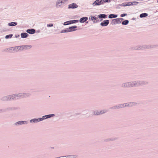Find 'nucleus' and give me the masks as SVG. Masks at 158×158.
<instances>
[{
    "label": "nucleus",
    "instance_id": "24",
    "mask_svg": "<svg viewBox=\"0 0 158 158\" xmlns=\"http://www.w3.org/2000/svg\"><path fill=\"white\" fill-rule=\"evenodd\" d=\"M62 3L60 0H57L56 3V6H62Z\"/></svg>",
    "mask_w": 158,
    "mask_h": 158
},
{
    "label": "nucleus",
    "instance_id": "14",
    "mask_svg": "<svg viewBox=\"0 0 158 158\" xmlns=\"http://www.w3.org/2000/svg\"><path fill=\"white\" fill-rule=\"evenodd\" d=\"M148 83L147 81L139 80V86L145 85Z\"/></svg>",
    "mask_w": 158,
    "mask_h": 158
},
{
    "label": "nucleus",
    "instance_id": "8",
    "mask_svg": "<svg viewBox=\"0 0 158 158\" xmlns=\"http://www.w3.org/2000/svg\"><path fill=\"white\" fill-rule=\"evenodd\" d=\"M78 5L75 3H73L72 4L69 5L68 8L69 9H74L78 7Z\"/></svg>",
    "mask_w": 158,
    "mask_h": 158
},
{
    "label": "nucleus",
    "instance_id": "52",
    "mask_svg": "<svg viewBox=\"0 0 158 158\" xmlns=\"http://www.w3.org/2000/svg\"><path fill=\"white\" fill-rule=\"evenodd\" d=\"M62 157H63V158H70L69 155L67 156H62Z\"/></svg>",
    "mask_w": 158,
    "mask_h": 158
},
{
    "label": "nucleus",
    "instance_id": "34",
    "mask_svg": "<svg viewBox=\"0 0 158 158\" xmlns=\"http://www.w3.org/2000/svg\"><path fill=\"white\" fill-rule=\"evenodd\" d=\"M132 4V6L136 5L139 3V2L136 1H134L132 2H130Z\"/></svg>",
    "mask_w": 158,
    "mask_h": 158
},
{
    "label": "nucleus",
    "instance_id": "36",
    "mask_svg": "<svg viewBox=\"0 0 158 158\" xmlns=\"http://www.w3.org/2000/svg\"><path fill=\"white\" fill-rule=\"evenodd\" d=\"M98 18V17H96L95 16H94V21H93V23H98V18Z\"/></svg>",
    "mask_w": 158,
    "mask_h": 158
},
{
    "label": "nucleus",
    "instance_id": "30",
    "mask_svg": "<svg viewBox=\"0 0 158 158\" xmlns=\"http://www.w3.org/2000/svg\"><path fill=\"white\" fill-rule=\"evenodd\" d=\"M69 29H68V28H66L65 29H64L63 30H61L60 32V33H66V32H69Z\"/></svg>",
    "mask_w": 158,
    "mask_h": 158
},
{
    "label": "nucleus",
    "instance_id": "46",
    "mask_svg": "<svg viewBox=\"0 0 158 158\" xmlns=\"http://www.w3.org/2000/svg\"><path fill=\"white\" fill-rule=\"evenodd\" d=\"M132 4L130 2H126V6H132Z\"/></svg>",
    "mask_w": 158,
    "mask_h": 158
},
{
    "label": "nucleus",
    "instance_id": "56",
    "mask_svg": "<svg viewBox=\"0 0 158 158\" xmlns=\"http://www.w3.org/2000/svg\"><path fill=\"white\" fill-rule=\"evenodd\" d=\"M20 35H15V38H18V37H19Z\"/></svg>",
    "mask_w": 158,
    "mask_h": 158
},
{
    "label": "nucleus",
    "instance_id": "60",
    "mask_svg": "<svg viewBox=\"0 0 158 158\" xmlns=\"http://www.w3.org/2000/svg\"><path fill=\"white\" fill-rule=\"evenodd\" d=\"M37 31V32L39 33V32H40V30H38Z\"/></svg>",
    "mask_w": 158,
    "mask_h": 158
},
{
    "label": "nucleus",
    "instance_id": "55",
    "mask_svg": "<svg viewBox=\"0 0 158 158\" xmlns=\"http://www.w3.org/2000/svg\"><path fill=\"white\" fill-rule=\"evenodd\" d=\"M120 6H118V5L116 8L117 9H120Z\"/></svg>",
    "mask_w": 158,
    "mask_h": 158
},
{
    "label": "nucleus",
    "instance_id": "35",
    "mask_svg": "<svg viewBox=\"0 0 158 158\" xmlns=\"http://www.w3.org/2000/svg\"><path fill=\"white\" fill-rule=\"evenodd\" d=\"M30 123H36L35 118L31 119L30 121Z\"/></svg>",
    "mask_w": 158,
    "mask_h": 158
},
{
    "label": "nucleus",
    "instance_id": "38",
    "mask_svg": "<svg viewBox=\"0 0 158 158\" xmlns=\"http://www.w3.org/2000/svg\"><path fill=\"white\" fill-rule=\"evenodd\" d=\"M19 50V48H18V46H15V47H13V51H15L16 52H17Z\"/></svg>",
    "mask_w": 158,
    "mask_h": 158
},
{
    "label": "nucleus",
    "instance_id": "28",
    "mask_svg": "<svg viewBox=\"0 0 158 158\" xmlns=\"http://www.w3.org/2000/svg\"><path fill=\"white\" fill-rule=\"evenodd\" d=\"M117 109H120L123 107H124V104L123 103L118 104L117 105Z\"/></svg>",
    "mask_w": 158,
    "mask_h": 158
},
{
    "label": "nucleus",
    "instance_id": "45",
    "mask_svg": "<svg viewBox=\"0 0 158 158\" xmlns=\"http://www.w3.org/2000/svg\"><path fill=\"white\" fill-rule=\"evenodd\" d=\"M19 94V97L20 98H23V93H19V94Z\"/></svg>",
    "mask_w": 158,
    "mask_h": 158
},
{
    "label": "nucleus",
    "instance_id": "51",
    "mask_svg": "<svg viewBox=\"0 0 158 158\" xmlns=\"http://www.w3.org/2000/svg\"><path fill=\"white\" fill-rule=\"evenodd\" d=\"M61 3L64 4L66 1H68V0H60Z\"/></svg>",
    "mask_w": 158,
    "mask_h": 158
},
{
    "label": "nucleus",
    "instance_id": "23",
    "mask_svg": "<svg viewBox=\"0 0 158 158\" xmlns=\"http://www.w3.org/2000/svg\"><path fill=\"white\" fill-rule=\"evenodd\" d=\"M17 24L16 22H12L8 23V25L9 26H15Z\"/></svg>",
    "mask_w": 158,
    "mask_h": 158
},
{
    "label": "nucleus",
    "instance_id": "59",
    "mask_svg": "<svg viewBox=\"0 0 158 158\" xmlns=\"http://www.w3.org/2000/svg\"><path fill=\"white\" fill-rule=\"evenodd\" d=\"M136 19L135 18H133L132 19V20H135Z\"/></svg>",
    "mask_w": 158,
    "mask_h": 158
},
{
    "label": "nucleus",
    "instance_id": "19",
    "mask_svg": "<svg viewBox=\"0 0 158 158\" xmlns=\"http://www.w3.org/2000/svg\"><path fill=\"white\" fill-rule=\"evenodd\" d=\"M29 35L27 33L23 32L21 34V37L22 38H25L27 37Z\"/></svg>",
    "mask_w": 158,
    "mask_h": 158
},
{
    "label": "nucleus",
    "instance_id": "42",
    "mask_svg": "<svg viewBox=\"0 0 158 158\" xmlns=\"http://www.w3.org/2000/svg\"><path fill=\"white\" fill-rule=\"evenodd\" d=\"M110 109H113V110L117 109V105L115 106H113L112 107H111L110 108Z\"/></svg>",
    "mask_w": 158,
    "mask_h": 158
},
{
    "label": "nucleus",
    "instance_id": "4",
    "mask_svg": "<svg viewBox=\"0 0 158 158\" xmlns=\"http://www.w3.org/2000/svg\"><path fill=\"white\" fill-rule=\"evenodd\" d=\"M78 20H69L64 22L63 23L64 25H68L71 24L73 23H76L78 22Z\"/></svg>",
    "mask_w": 158,
    "mask_h": 158
},
{
    "label": "nucleus",
    "instance_id": "53",
    "mask_svg": "<svg viewBox=\"0 0 158 158\" xmlns=\"http://www.w3.org/2000/svg\"><path fill=\"white\" fill-rule=\"evenodd\" d=\"M3 30L2 31L3 32L6 31H9L8 29L7 28H4V29H3Z\"/></svg>",
    "mask_w": 158,
    "mask_h": 158
},
{
    "label": "nucleus",
    "instance_id": "5",
    "mask_svg": "<svg viewBox=\"0 0 158 158\" xmlns=\"http://www.w3.org/2000/svg\"><path fill=\"white\" fill-rule=\"evenodd\" d=\"M124 104V107H132L134 106H135L137 104V103L135 102H129Z\"/></svg>",
    "mask_w": 158,
    "mask_h": 158
},
{
    "label": "nucleus",
    "instance_id": "58",
    "mask_svg": "<svg viewBox=\"0 0 158 158\" xmlns=\"http://www.w3.org/2000/svg\"><path fill=\"white\" fill-rule=\"evenodd\" d=\"M81 114L80 113H76L75 114V115H79V114Z\"/></svg>",
    "mask_w": 158,
    "mask_h": 158
},
{
    "label": "nucleus",
    "instance_id": "33",
    "mask_svg": "<svg viewBox=\"0 0 158 158\" xmlns=\"http://www.w3.org/2000/svg\"><path fill=\"white\" fill-rule=\"evenodd\" d=\"M6 111V108L0 109V113H5Z\"/></svg>",
    "mask_w": 158,
    "mask_h": 158
},
{
    "label": "nucleus",
    "instance_id": "10",
    "mask_svg": "<svg viewBox=\"0 0 158 158\" xmlns=\"http://www.w3.org/2000/svg\"><path fill=\"white\" fill-rule=\"evenodd\" d=\"M109 23V21L108 20H106L103 21L100 23V25L102 27L107 26Z\"/></svg>",
    "mask_w": 158,
    "mask_h": 158
},
{
    "label": "nucleus",
    "instance_id": "11",
    "mask_svg": "<svg viewBox=\"0 0 158 158\" xmlns=\"http://www.w3.org/2000/svg\"><path fill=\"white\" fill-rule=\"evenodd\" d=\"M121 23V21H119L118 18H116L112 19L111 23L112 25H114L116 24H120Z\"/></svg>",
    "mask_w": 158,
    "mask_h": 158
},
{
    "label": "nucleus",
    "instance_id": "37",
    "mask_svg": "<svg viewBox=\"0 0 158 158\" xmlns=\"http://www.w3.org/2000/svg\"><path fill=\"white\" fill-rule=\"evenodd\" d=\"M13 47H11V48H8L7 49L8 51L10 52H13Z\"/></svg>",
    "mask_w": 158,
    "mask_h": 158
},
{
    "label": "nucleus",
    "instance_id": "1",
    "mask_svg": "<svg viewBox=\"0 0 158 158\" xmlns=\"http://www.w3.org/2000/svg\"><path fill=\"white\" fill-rule=\"evenodd\" d=\"M157 47V45H149L147 46H139L137 47L136 49L139 50L142 49H149L150 48H152Z\"/></svg>",
    "mask_w": 158,
    "mask_h": 158
},
{
    "label": "nucleus",
    "instance_id": "12",
    "mask_svg": "<svg viewBox=\"0 0 158 158\" xmlns=\"http://www.w3.org/2000/svg\"><path fill=\"white\" fill-rule=\"evenodd\" d=\"M118 138L117 137H111L109 138H107L105 139L104 140V142H109L115 141L117 140L118 139Z\"/></svg>",
    "mask_w": 158,
    "mask_h": 158
},
{
    "label": "nucleus",
    "instance_id": "41",
    "mask_svg": "<svg viewBox=\"0 0 158 158\" xmlns=\"http://www.w3.org/2000/svg\"><path fill=\"white\" fill-rule=\"evenodd\" d=\"M118 6H126V2L123 3L121 4H118Z\"/></svg>",
    "mask_w": 158,
    "mask_h": 158
},
{
    "label": "nucleus",
    "instance_id": "9",
    "mask_svg": "<svg viewBox=\"0 0 158 158\" xmlns=\"http://www.w3.org/2000/svg\"><path fill=\"white\" fill-rule=\"evenodd\" d=\"M28 122L25 121H18L15 123V125L19 126L22 124H27Z\"/></svg>",
    "mask_w": 158,
    "mask_h": 158
},
{
    "label": "nucleus",
    "instance_id": "48",
    "mask_svg": "<svg viewBox=\"0 0 158 158\" xmlns=\"http://www.w3.org/2000/svg\"><path fill=\"white\" fill-rule=\"evenodd\" d=\"M127 15V14H126V13H123V14H122L121 15L120 17H124V16H126Z\"/></svg>",
    "mask_w": 158,
    "mask_h": 158
},
{
    "label": "nucleus",
    "instance_id": "26",
    "mask_svg": "<svg viewBox=\"0 0 158 158\" xmlns=\"http://www.w3.org/2000/svg\"><path fill=\"white\" fill-rule=\"evenodd\" d=\"M148 15V14L146 13H143L139 15V17L140 18H143L146 17Z\"/></svg>",
    "mask_w": 158,
    "mask_h": 158
},
{
    "label": "nucleus",
    "instance_id": "32",
    "mask_svg": "<svg viewBox=\"0 0 158 158\" xmlns=\"http://www.w3.org/2000/svg\"><path fill=\"white\" fill-rule=\"evenodd\" d=\"M13 35L12 34H10L9 35H6L5 37V38L6 39H8L11 38L12 37Z\"/></svg>",
    "mask_w": 158,
    "mask_h": 158
},
{
    "label": "nucleus",
    "instance_id": "47",
    "mask_svg": "<svg viewBox=\"0 0 158 158\" xmlns=\"http://www.w3.org/2000/svg\"><path fill=\"white\" fill-rule=\"evenodd\" d=\"M35 119H36V123L41 121L40 118H35Z\"/></svg>",
    "mask_w": 158,
    "mask_h": 158
},
{
    "label": "nucleus",
    "instance_id": "61",
    "mask_svg": "<svg viewBox=\"0 0 158 158\" xmlns=\"http://www.w3.org/2000/svg\"><path fill=\"white\" fill-rule=\"evenodd\" d=\"M157 3H158V0H157Z\"/></svg>",
    "mask_w": 158,
    "mask_h": 158
},
{
    "label": "nucleus",
    "instance_id": "54",
    "mask_svg": "<svg viewBox=\"0 0 158 158\" xmlns=\"http://www.w3.org/2000/svg\"><path fill=\"white\" fill-rule=\"evenodd\" d=\"M118 19H119V21H122L124 20V19L122 18H118Z\"/></svg>",
    "mask_w": 158,
    "mask_h": 158
},
{
    "label": "nucleus",
    "instance_id": "3",
    "mask_svg": "<svg viewBox=\"0 0 158 158\" xmlns=\"http://www.w3.org/2000/svg\"><path fill=\"white\" fill-rule=\"evenodd\" d=\"M1 100L3 101H13L12 95H10L4 96L2 98H1Z\"/></svg>",
    "mask_w": 158,
    "mask_h": 158
},
{
    "label": "nucleus",
    "instance_id": "27",
    "mask_svg": "<svg viewBox=\"0 0 158 158\" xmlns=\"http://www.w3.org/2000/svg\"><path fill=\"white\" fill-rule=\"evenodd\" d=\"M23 98H24L29 97L31 94L29 93H23Z\"/></svg>",
    "mask_w": 158,
    "mask_h": 158
},
{
    "label": "nucleus",
    "instance_id": "21",
    "mask_svg": "<svg viewBox=\"0 0 158 158\" xmlns=\"http://www.w3.org/2000/svg\"><path fill=\"white\" fill-rule=\"evenodd\" d=\"M107 17V15L106 14H101L98 15V18L106 19Z\"/></svg>",
    "mask_w": 158,
    "mask_h": 158
},
{
    "label": "nucleus",
    "instance_id": "18",
    "mask_svg": "<svg viewBox=\"0 0 158 158\" xmlns=\"http://www.w3.org/2000/svg\"><path fill=\"white\" fill-rule=\"evenodd\" d=\"M88 19V18L87 17H82L80 18L79 20V22L80 23H84Z\"/></svg>",
    "mask_w": 158,
    "mask_h": 158
},
{
    "label": "nucleus",
    "instance_id": "15",
    "mask_svg": "<svg viewBox=\"0 0 158 158\" xmlns=\"http://www.w3.org/2000/svg\"><path fill=\"white\" fill-rule=\"evenodd\" d=\"M77 27V26H76L69 27L68 28L69 32H70L76 31L77 29L76 28Z\"/></svg>",
    "mask_w": 158,
    "mask_h": 158
},
{
    "label": "nucleus",
    "instance_id": "20",
    "mask_svg": "<svg viewBox=\"0 0 158 158\" xmlns=\"http://www.w3.org/2000/svg\"><path fill=\"white\" fill-rule=\"evenodd\" d=\"M18 109L16 107H8L6 108V111H12L16 110Z\"/></svg>",
    "mask_w": 158,
    "mask_h": 158
},
{
    "label": "nucleus",
    "instance_id": "40",
    "mask_svg": "<svg viewBox=\"0 0 158 158\" xmlns=\"http://www.w3.org/2000/svg\"><path fill=\"white\" fill-rule=\"evenodd\" d=\"M99 111L97 110L95 111L94 112V114L96 115H100V113H99Z\"/></svg>",
    "mask_w": 158,
    "mask_h": 158
},
{
    "label": "nucleus",
    "instance_id": "31",
    "mask_svg": "<svg viewBox=\"0 0 158 158\" xmlns=\"http://www.w3.org/2000/svg\"><path fill=\"white\" fill-rule=\"evenodd\" d=\"M108 111V110H106V109H104V110H101L99 112V113H100V114H104V113L107 112Z\"/></svg>",
    "mask_w": 158,
    "mask_h": 158
},
{
    "label": "nucleus",
    "instance_id": "25",
    "mask_svg": "<svg viewBox=\"0 0 158 158\" xmlns=\"http://www.w3.org/2000/svg\"><path fill=\"white\" fill-rule=\"evenodd\" d=\"M55 116V114H49L45 115L46 119L51 118V117L54 116Z\"/></svg>",
    "mask_w": 158,
    "mask_h": 158
},
{
    "label": "nucleus",
    "instance_id": "49",
    "mask_svg": "<svg viewBox=\"0 0 158 158\" xmlns=\"http://www.w3.org/2000/svg\"><path fill=\"white\" fill-rule=\"evenodd\" d=\"M53 26V23H49L47 24V26L48 27H52Z\"/></svg>",
    "mask_w": 158,
    "mask_h": 158
},
{
    "label": "nucleus",
    "instance_id": "2",
    "mask_svg": "<svg viewBox=\"0 0 158 158\" xmlns=\"http://www.w3.org/2000/svg\"><path fill=\"white\" fill-rule=\"evenodd\" d=\"M32 47L31 45H23L18 46V48H19V49L20 51H22L23 50H26L31 48Z\"/></svg>",
    "mask_w": 158,
    "mask_h": 158
},
{
    "label": "nucleus",
    "instance_id": "29",
    "mask_svg": "<svg viewBox=\"0 0 158 158\" xmlns=\"http://www.w3.org/2000/svg\"><path fill=\"white\" fill-rule=\"evenodd\" d=\"M129 21L128 20H124L122 22V24L123 25H126L128 24L129 23Z\"/></svg>",
    "mask_w": 158,
    "mask_h": 158
},
{
    "label": "nucleus",
    "instance_id": "6",
    "mask_svg": "<svg viewBox=\"0 0 158 158\" xmlns=\"http://www.w3.org/2000/svg\"><path fill=\"white\" fill-rule=\"evenodd\" d=\"M131 82H128L123 83L122 84V87L123 88H128L131 87Z\"/></svg>",
    "mask_w": 158,
    "mask_h": 158
},
{
    "label": "nucleus",
    "instance_id": "7",
    "mask_svg": "<svg viewBox=\"0 0 158 158\" xmlns=\"http://www.w3.org/2000/svg\"><path fill=\"white\" fill-rule=\"evenodd\" d=\"M102 4V0H96L92 4L93 6H99Z\"/></svg>",
    "mask_w": 158,
    "mask_h": 158
},
{
    "label": "nucleus",
    "instance_id": "17",
    "mask_svg": "<svg viewBox=\"0 0 158 158\" xmlns=\"http://www.w3.org/2000/svg\"><path fill=\"white\" fill-rule=\"evenodd\" d=\"M11 95L13 101L18 100L20 98L19 94H16Z\"/></svg>",
    "mask_w": 158,
    "mask_h": 158
},
{
    "label": "nucleus",
    "instance_id": "39",
    "mask_svg": "<svg viewBox=\"0 0 158 158\" xmlns=\"http://www.w3.org/2000/svg\"><path fill=\"white\" fill-rule=\"evenodd\" d=\"M110 2V0H102V4L106 2L109 3Z\"/></svg>",
    "mask_w": 158,
    "mask_h": 158
},
{
    "label": "nucleus",
    "instance_id": "50",
    "mask_svg": "<svg viewBox=\"0 0 158 158\" xmlns=\"http://www.w3.org/2000/svg\"><path fill=\"white\" fill-rule=\"evenodd\" d=\"M40 118L41 119V121L44 120L46 119L45 115L43 116L42 118Z\"/></svg>",
    "mask_w": 158,
    "mask_h": 158
},
{
    "label": "nucleus",
    "instance_id": "22",
    "mask_svg": "<svg viewBox=\"0 0 158 158\" xmlns=\"http://www.w3.org/2000/svg\"><path fill=\"white\" fill-rule=\"evenodd\" d=\"M118 15H117L111 14L109 15L108 18L109 19H113L115 18L118 17Z\"/></svg>",
    "mask_w": 158,
    "mask_h": 158
},
{
    "label": "nucleus",
    "instance_id": "44",
    "mask_svg": "<svg viewBox=\"0 0 158 158\" xmlns=\"http://www.w3.org/2000/svg\"><path fill=\"white\" fill-rule=\"evenodd\" d=\"M94 16H90L89 18V20H91L92 21H94Z\"/></svg>",
    "mask_w": 158,
    "mask_h": 158
},
{
    "label": "nucleus",
    "instance_id": "13",
    "mask_svg": "<svg viewBox=\"0 0 158 158\" xmlns=\"http://www.w3.org/2000/svg\"><path fill=\"white\" fill-rule=\"evenodd\" d=\"M131 82L132 84L131 87L139 86V80L132 81Z\"/></svg>",
    "mask_w": 158,
    "mask_h": 158
},
{
    "label": "nucleus",
    "instance_id": "43",
    "mask_svg": "<svg viewBox=\"0 0 158 158\" xmlns=\"http://www.w3.org/2000/svg\"><path fill=\"white\" fill-rule=\"evenodd\" d=\"M70 158H76L77 157V155H69Z\"/></svg>",
    "mask_w": 158,
    "mask_h": 158
},
{
    "label": "nucleus",
    "instance_id": "16",
    "mask_svg": "<svg viewBox=\"0 0 158 158\" xmlns=\"http://www.w3.org/2000/svg\"><path fill=\"white\" fill-rule=\"evenodd\" d=\"M26 32L29 34H33L35 32V30L32 28L28 29L26 30Z\"/></svg>",
    "mask_w": 158,
    "mask_h": 158
},
{
    "label": "nucleus",
    "instance_id": "57",
    "mask_svg": "<svg viewBox=\"0 0 158 158\" xmlns=\"http://www.w3.org/2000/svg\"><path fill=\"white\" fill-rule=\"evenodd\" d=\"M100 19V22H101L102 21L103 19L102 18H99Z\"/></svg>",
    "mask_w": 158,
    "mask_h": 158
}]
</instances>
